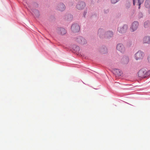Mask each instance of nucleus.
<instances>
[{
    "label": "nucleus",
    "instance_id": "20e7f679",
    "mask_svg": "<svg viewBox=\"0 0 150 150\" xmlns=\"http://www.w3.org/2000/svg\"><path fill=\"white\" fill-rule=\"evenodd\" d=\"M139 25L138 23L137 22L135 21L134 22L130 28V30L131 32H133L135 30L138 28Z\"/></svg>",
    "mask_w": 150,
    "mask_h": 150
},
{
    "label": "nucleus",
    "instance_id": "a211bd4d",
    "mask_svg": "<svg viewBox=\"0 0 150 150\" xmlns=\"http://www.w3.org/2000/svg\"><path fill=\"white\" fill-rule=\"evenodd\" d=\"M138 3L139 6V9L140 7V5L142 4L143 3L144 0H138Z\"/></svg>",
    "mask_w": 150,
    "mask_h": 150
},
{
    "label": "nucleus",
    "instance_id": "6e6552de",
    "mask_svg": "<svg viewBox=\"0 0 150 150\" xmlns=\"http://www.w3.org/2000/svg\"><path fill=\"white\" fill-rule=\"evenodd\" d=\"M76 41L81 44H84L86 43V40L81 37H79L77 38Z\"/></svg>",
    "mask_w": 150,
    "mask_h": 150
},
{
    "label": "nucleus",
    "instance_id": "2eb2a0df",
    "mask_svg": "<svg viewBox=\"0 0 150 150\" xmlns=\"http://www.w3.org/2000/svg\"><path fill=\"white\" fill-rule=\"evenodd\" d=\"M33 14L36 17H37L39 16V12L38 10L34 9L33 11Z\"/></svg>",
    "mask_w": 150,
    "mask_h": 150
},
{
    "label": "nucleus",
    "instance_id": "9b49d317",
    "mask_svg": "<svg viewBox=\"0 0 150 150\" xmlns=\"http://www.w3.org/2000/svg\"><path fill=\"white\" fill-rule=\"evenodd\" d=\"M146 72L142 70H140L138 72V76L140 77L143 78L145 76Z\"/></svg>",
    "mask_w": 150,
    "mask_h": 150
},
{
    "label": "nucleus",
    "instance_id": "4468645a",
    "mask_svg": "<svg viewBox=\"0 0 150 150\" xmlns=\"http://www.w3.org/2000/svg\"><path fill=\"white\" fill-rule=\"evenodd\" d=\"M98 34L100 38H103L104 34L103 30L102 29H99L98 31Z\"/></svg>",
    "mask_w": 150,
    "mask_h": 150
},
{
    "label": "nucleus",
    "instance_id": "b1692460",
    "mask_svg": "<svg viewBox=\"0 0 150 150\" xmlns=\"http://www.w3.org/2000/svg\"><path fill=\"white\" fill-rule=\"evenodd\" d=\"M102 52H103V53H106V52H104L103 51H102Z\"/></svg>",
    "mask_w": 150,
    "mask_h": 150
},
{
    "label": "nucleus",
    "instance_id": "393cba45",
    "mask_svg": "<svg viewBox=\"0 0 150 150\" xmlns=\"http://www.w3.org/2000/svg\"><path fill=\"white\" fill-rule=\"evenodd\" d=\"M105 50H106V48H105Z\"/></svg>",
    "mask_w": 150,
    "mask_h": 150
},
{
    "label": "nucleus",
    "instance_id": "0eeeda50",
    "mask_svg": "<svg viewBox=\"0 0 150 150\" xmlns=\"http://www.w3.org/2000/svg\"><path fill=\"white\" fill-rule=\"evenodd\" d=\"M57 33L59 35H63L66 33V31L65 29L62 28H58L57 29Z\"/></svg>",
    "mask_w": 150,
    "mask_h": 150
},
{
    "label": "nucleus",
    "instance_id": "1a4fd4ad",
    "mask_svg": "<svg viewBox=\"0 0 150 150\" xmlns=\"http://www.w3.org/2000/svg\"><path fill=\"white\" fill-rule=\"evenodd\" d=\"M65 8V6L63 4H60L58 5L57 9L60 11H64Z\"/></svg>",
    "mask_w": 150,
    "mask_h": 150
},
{
    "label": "nucleus",
    "instance_id": "7ed1b4c3",
    "mask_svg": "<svg viewBox=\"0 0 150 150\" xmlns=\"http://www.w3.org/2000/svg\"><path fill=\"white\" fill-rule=\"evenodd\" d=\"M86 5L83 2H79L76 5V8L78 10H82L85 7Z\"/></svg>",
    "mask_w": 150,
    "mask_h": 150
},
{
    "label": "nucleus",
    "instance_id": "9d476101",
    "mask_svg": "<svg viewBox=\"0 0 150 150\" xmlns=\"http://www.w3.org/2000/svg\"><path fill=\"white\" fill-rule=\"evenodd\" d=\"M143 42L144 43H150V37L146 36L144 37L143 39Z\"/></svg>",
    "mask_w": 150,
    "mask_h": 150
},
{
    "label": "nucleus",
    "instance_id": "423d86ee",
    "mask_svg": "<svg viewBox=\"0 0 150 150\" xmlns=\"http://www.w3.org/2000/svg\"><path fill=\"white\" fill-rule=\"evenodd\" d=\"M127 29V25H124L122 27H119L118 28V31L120 33H123L126 32Z\"/></svg>",
    "mask_w": 150,
    "mask_h": 150
},
{
    "label": "nucleus",
    "instance_id": "ddd939ff",
    "mask_svg": "<svg viewBox=\"0 0 150 150\" xmlns=\"http://www.w3.org/2000/svg\"><path fill=\"white\" fill-rule=\"evenodd\" d=\"M113 33L111 31H108L105 33V35L107 38H109L112 37L113 35Z\"/></svg>",
    "mask_w": 150,
    "mask_h": 150
},
{
    "label": "nucleus",
    "instance_id": "412c9836",
    "mask_svg": "<svg viewBox=\"0 0 150 150\" xmlns=\"http://www.w3.org/2000/svg\"><path fill=\"white\" fill-rule=\"evenodd\" d=\"M148 60L149 62H150V55L149 56L148 58Z\"/></svg>",
    "mask_w": 150,
    "mask_h": 150
},
{
    "label": "nucleus",
    "instance_id": "f03ea898",
    "mask_svg": "<svg viewBox=\"0 0 150 150\" xmlns=\"http://www.w3.org/2000/svg\"><path fill=\"white\" fill-rule=\"evenodd\" d=\"M71 29L73 32L77 33L79 31L80 27L78 24H74L72 25Z\"/></svg>",
    "mask_w": 150,
    "mask_h": 150
},
{
    "label": "nucleus",
    "instance_id": "dca6fc26",
    "mask_svg": "<svg viewBox=\"0 0 150 150\" xmlns=\"http://www.w3.org/2000/svg\"><path fill=\"white\" fill-rule=\"evenodd\" d=\"M145 5L146 8H148L150 6V1L149 0H146L145 3Z\"/></svg>",
    "mask_w": 150,
    "mask_h": 150
},
{
    "label": "nucleus",
    "instance_id": "f3484780",
    "mask_svg": "<svg viewBox=\"0 0 150 150\" xmlns=\"http://www.w3.org/2000/svg\"><path fill=\"white\" fill-rule=\"evenodd\" d=\"M66 18L68 21L71 20L73 18L71 14H69L66 16Z\"/></svg>",
    "mask_w": 150,
    "mask_h": 150
},
{
    "label": "nucleus",
    "instance_id": "aec40b11",
    "mask_svg": "<svg viewBox=\"0 0 150 150\" xmlns=\"http://www.w3.org/2000/svg\"><path fill=\"white\" fill-rule=\"evenodd\" d=\"M120 0H111L112 3L115 4L117 2Z\"/></svg>",
    "mask_w": 150,
    "mask_h": 150
},
{
    "label": "nucleus",
    "instance_id": "f8f14e48",
    "mask_svg": "<svg viewBox=\"0 0 150 150\" xmlns=\"http://www.w3.org/2000/svg\"><path fill=\"white\" fill-rule=\"evenodd\" d=\"M113 72L114 74L118 76H120L121 74L120 71L117 69H114Z\"/></svg>",
    "mask_w": 150,
    "mask_h": 150
},
{
    "label": "nucleus",
    "instance_id": "f257e3e1",
    "mask_svg": "<svg viewBox=\"0 0 150 150\" xmlns=\"http://www.w3.org/2000/svg\"><path fill=\"white\" fill-rule=\"evenodd\" d=\"M144 56L143 52L139 51L135 54V57L137 60H140L143 58Z\"/></svg>",
    "mask_w": 150,
    "mask_h": 150
},
{
    "label": "nucleus",
    "instance_id": "6ab92c4d",
    "mask_svg": "<svg viewBox=\"0 0 150 150\" xmlns=\"http://www.w3.org/2000/svg\"><path fill=\"white\" fill-rule=\"evenodd\" d=\"M150 23L149 21L145 22L144 24V26L145 28L147 27L149 24Z\"/></svg>",
    "mask_w": 150,
    "mask_h": 150
},
{
    "label": "nucleus",
    "instance_id": "4be33fe9",
    "mask_svg": "<svg viewBox=\"0 0 150 150\" xmlns=\"http://www.w3.org/2000/svg\"><path fill=\"white\" fill-rule=\"evenodd\" d=\"M135 0H133V3L134 5L135 4Z\"/></svg>",
    "mask_w": 150,
    "mask_h": 150
},
{
    "label": "nucleus",
    "instance_id": "39448f33",
    "mask_svg": "<svg viewBox=\"0 0 150 150\" xmlns=\"http://www.w3.org/2000/svg\"><path fill=\"white\" fill-rule=\"evenodd\" d=\"M117 49L121 52H124L125 51V48L124 45L121 44H118L117 46Z\"/></svg>",
    "mask_w": 150,
    "mask_h": 150
},
{
    "label": "nucleus",
    "instance_id": "5701e85b",
    "mask_svg": "<svg viewBox=\"0 0 150 150\" xmlns=\"http://www.w3.org/2000/svg\"><path fill=\"white\" fill-rule=\"evenodd\" d=\"M127 60V62L126 63H127L128 61V58L126 59Z\"/></svg>",
    "mask_w": 150,
    "mask_h": 150
}]
</instances>
